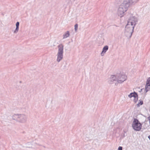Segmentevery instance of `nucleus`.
I'll return each mask as SVG.
<instances>
[{
	"mask_svg": "<svg viewBox=\"0 0 150 150\" xmlns=\"http://www.w3.org/2000/svg\"><path fill=\"white\" fill-rule=\"evenodd\" d=\"M135 25V22L134 18H131L129 20L127 24L126 27V30H128V29L129 28V30H133Z\"/></svg>",
	"mask_w": 150,
	"mask_h": 150,
	"instance_id": "1",
	"label": "nucleus"
},
{
	"mask_svg": "<svg viewBox=\"0 0 150 150\" xmlns=\"http://www.w3.org/2000/svg\"><path fill=\"white\" fill-rule=\"evenodd\" d=\"M132 127L134 130L139 131L141 129L142 124L138 120L134 119L133 122Z\"/></svg>",
	"mask_w": 150,
	"mask_h": 150,
	"instance_id": "2",
	"label": "nucleus"
},
{
	"mask_svg": "<svg viewBox=\"0 0 150 150\" xmlns=\"http://www.w3.org/2000/svg\"><path fill=\"white\" fill-rule=\"evenodd\" d=\"M128 5V4L124 1V3L120 6V7L119 8V10L124 13L127 10Z\"/></svg>",
	"mask_w": 150,
	"mask_h": 150,
	"instance_id": "3",
	"label": "nucleus"
},
{
	"mask_svg": "<svg viewBox=\"0 0 150 150\" xmlns=\"http://www.w3.org/2000/svg\"><path fill=\"white\" fill-rule=\"evenodd\" d=\"M128 96L129 97L131 98L132 97H134L133 99L135 103H136L138 100V95L136 93L134 92V93H131Z\"/></svg>",
	"mask_w": 150,
	"mask_h": 150,
	"instance_id": "4",
	"label": "nucleus"
},
{
	"mask_svg": "<svg viewBox=\"0 0 150 150\" xmlns=\"http://www.w3.org/2000/svg\"><path fill=\"white\" fill-rule=\"evenodd\" d=\"M150 89V77L147 80L145 86V90L146 92Z\"/></svg>",
	"mask_w": 150,
	"mask_h": 150,
	"instance_id": "5",
	"label": "nucleus"
},
{
	"mask_svg": "<svg viewBox=\"0 0 150 150\" xmlns=\"http://www.w3.org/2000/svg\"><path fill=\"white\" fill-rule=\"evenodd\" d=\"M63 53L61 52H58V57L57 58V61L59 62L62 58L63 57Z\"/></svg>",
	"mask_w": 150,
	"mask_h": 150,
	"instance_id": "6",
	"label": "nucleus"
},
{
	"mask_svg": "<svg viewBox=\"0 0 150 150\" xmlns=\"http://www.w3.org/2000/svg\"><path fill=\"white\" fill-rule=\"evenodd\" d=\"M108 49V47L107 46H105L103 48V51L101 52V55L103 56L104 53H105L106 52Z\"/></svg>",
	"mask_w": 150,
	"mask_h": 150,
	"instance_id": "7",
	"label": "nucleus"
},
{
	"mask_svg": "<svg viewBox=\"0 0 150 150\" xmlns=\"http://www.w3.org/2000/svg\"><path fill=\"white\" fill-rule=\"evenodd\" d=\"M126 76L125 75H122L121 76L120 78V80L118 81L119 83H121L122 82H123L125 81L126 79Z\"/></svg>",
	"mask_w": 150,
	"mask_h": 150,
	"instance_id": "8",
	"label": "nucleus"
},
{
	"mask_svg": "<svg viewBox=\"0 0 150 150\" xmlns=\"http://www.w3.org/2000/svg\"><path fill=\"white\" fill-rule=\"evenodd\" d=\"M59 52H61L62 53H63V45L61 44H60L59 46Z\"/></svg>",
	"mask_w": 150,
	"mask_h": 150,
	"instance_id": "9",
	"label": "nucleus"
},
{
	"mask_svg": "<svg viewBox=\"0 0 150 150\" xmlns=\"http://www.w3.org/2000/svg\"><path fill=\"white\" fill-rule=\"evenodd\" d=\"M16 28L14 32L16 33L17 32L18 30V28H19V22H18L16 23Z\"/></svg>",
	"mask_w": 150,
	"mask_h": 150,
	"instance_id": "10",
	"label": "nucleus"
},
{
	"mask_svg": "<svg viewBox=\"0 0 150 150\" xmlns=\"http://www.w3.org/2000/svg\"><path fill=\"white\" fill-rule=\"evenodd\" d=\"M69 35V31H67L65 35H64V38H66Z\"/></svg>",
	"mask_w": 150,
	"mask_h": 150,
	"instance_id": "11",
	"label": "nucleus"
},
{
	"mask_svg": "<svg viewBox=\"0 0 150 150\" xmlns=\"http://www.w3.org/2000/svg\"><path fill=\"white\" fill-rule=\"evenodd\" d=\"M143 102L142 101H140V102L139 103L137 104V107H138L140 105H142L143 104Z\"/></svg>",
	"mask_w": 150,
	"mask_h": 150,
	"instance_id": "12",
	"label": "nucleus"
},
{
	"mask_svg": "<svg viewBox=\"0 0 150 150\" xmlns=\"http://www.w3.org/2000/svg\"><path fill=\"white\" fill-rule=\"evenodd\" d=\"M78 24H76L75 25V29L76 31L77 28H78Z\"/></svg>",
	"mask_w": 150,
	"mask_h": 150,
	"instance_id": "13",
	"label": "nucleus"
},
{
	"mask_svg": "<svg viewBox=\"0 0 150 150\" xmlns=\"http://www.w3.org/2000/svg\"><path fill=\"white\" fill-rule=\"evenodd\" d=\"M118 150H122V147L121 146H119L118 147Z\"/></svg>",
	"mask_w": 150,
	"mask_h": 150,
	"instance_id": "14",
	"label": "nucleus"
},
{
	"mask_svg": "<svg viewBox=\"0 0 150 150\" xmlns=\"http://www.w3.org/2000/svg\"><path fill=\"white\" fill-rule=\"evenodd\" d=\"M148 119L149 121V124H150V117H148Z\"/></svg>",
	"mask_w": 150,
	"mask_h": 150,
	"instance_id": "15",
	"label": "nucleus"
},
{
	"mask_svg": "<svg viewBox=\"0 0 150 150\" xmlns=\"http://www.w3.org/2000/svg\"><path fill=\"white\" fill-rule=\"evenodd\" d=\"M148 138L150 139V135L148 137Z\"/></svg>",
	"mask_w": 150,
	"mask_h": 150,
	"instance_id": "16",
	"label": "nucleus"
}]
</instances>
